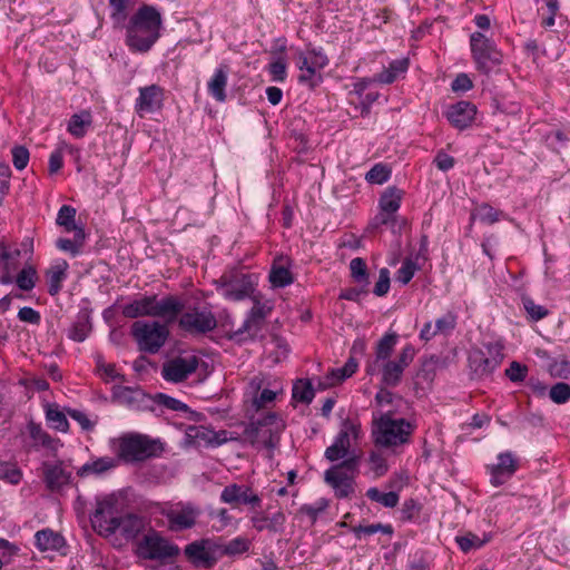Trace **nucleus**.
Returning <instances> with one entry per match:
<instances>
[{
    "label": "nucleus",
    "instance_id": "64",
    "mask_svg": "<svg viewBox=\"0 0 570 570\" xmlns=\"http://www.w3.org/2000/svg\"><path fill=\"white\" fill-rule=\"evenodd\" d=\"M416 271V264L412 259L407 258L402 263L401 267L397 269L395 279L402 285H406L413 278Z\"/></svg>",
    "mask_w": 570,
    "mask_h": 570
},
{
    "label": "nucleus",
    "instance_id": "57",
    "mask_svg": "<svg viewBox=\"0 0 570 570\" xmlns=\"http://www.w3.org/2000/svg\"><path fill=\"white\" fill-rule=\"evenodd\" d=\"M358 363L354 357H350L346 363L338 368L331 372L332 384L343 382L345 379L351 377L357 370Z\"/></svg>",
    "mask_w": 570,
    "mask_h": 570
},
{
    "label": "nucleus",
    "instance_id": "41",
    "mask_svg": "<svg viewBox=\"0 0 570 570\" xmlns=\"http://www.w3.org/2000/svg\"><path fill=\"white\" fill-rule=\"evenodd\" d=\"M73 238L60 237L56 240V247L65 253L70 254L72 257L78 256L85 244L86 233L85 229H76Z\"/></svg>",
    "mask_w": 570,
    "mask_h": 570
},
{
    "label": "nucleus",
    "instance_id": "25",
    "mask_svg": "<svg viewBox=\"0 0 570 570\" xmlns=\"http://www.w3.org/2000/svg\"><path fill=\"white\" fill-rule=\"evenodd\" d=\"M404 191L395 186L387 187L379 200L380 224L387 225L393 222L394 214L400 209Z\"/></svg>",
    "mask_w": 570,
    "mask_h": 570
},
{
    "label": "nucleus",
    "instance_id": "7",
    "mask_svg": "<svg viewBox=\"0 0 570 570\" xmlns=\"http://www.w3.org/2000/svg\"><path fill=\"white\" fill-rule=\"evenodd\" d=\"M121 314L127 318L138 317H176L178 315V298L157 295H140L121 306Z\"/></svg>",
    "mask_w": 570,
    "mask_h": 570
},
{
    "label": "nucleus",
    "instance_id": "63",
    "mask_svg": "<svg viewBox=\"0 0 570 570\" xmlns=\"http://www.w3.org/2000/svg\"><path fill=\"white\" fill-rule=\"evenodd\" d=\"M328 503L325 499H320L313 504H304L299 508V513L308 517L312 523H315L320 514L324 512Z\"/></svg>",
    "mask_w": 570,
    "mask_h": 570
},
{
    "label": "nucleus",
    "instance_id": "27",
    "mask_svg": "<svg viewBox=\"0 0 570 570\" xmlns=\"http://www.w3.org/2000/svg\"><path fill=\"white\" fill-rule=\"evenodd\" d=\"M163 100L161 89L151 85L149 87L140 88L139 97L136 99V110L138 114H150L160 108Z\"/></svg>",
    "mask_w": 570,
    "mask_h": 570
},
{
    "label": "nucleus",
    "instance_id": "31",
    "mask_svg": "<svg viewBox=\"0 0 570 570\" xmlns=\"http://www.w3.org/2000/svg\"><path fill=\"white\" fill-rule=\"evenodd\" d=\"M397 334L386 333L376 344L375 347V360L372 364H370L366 368L367 374H375L376 372V365H380L381 363L391 360V355L394 351V347L397 343Z\"/></svg>",
    "mask_w": 570,
    "mask_h": 570
},
{
    "label": "nucleus",
    "instance_id": "14",
    "mask_svg": "<svg viewBox=\"0 0 570 570\" xmlns=\"http://www.w3.org/2000/svg\"><path fill=\"white\" fill-rule=\"evenodd\" d=\"M470 48L476 69L483 73L491 72L502 63V53L493 40L482 32H473L470 36Z\"/></svg>",
    "mask_w": 570,
    "mask_h": 570
},
{
    "label": "nucleus",
    "instance_id": "26",
    "mask_svg": "<svg viewBox=\"0 0 570 570\" xmlns=\"http://www.w3.org/2000/svg\"><path fill=\"white\" fill-rule=\"evenodd\" d=\"M20 250L0 245V284L9 285L20 267Z\"/></svg>",
    "mask_w": 570,
    "mask_h": 570
},
{
    "label": "nucleus",
    "instance_id": "15",
    "mask_svg": "<svg viewBox=\"0 0 570 570\" xmlns=\"http://www.w3.org/2000/svg\"><path fill=\"white\" fill-rule=\"evenodd\" d=\"M120 515L118 499L110 494L102 499H97L96 509L90 514V522L99 535L108 538L117 533V522Z\"/></svg>",
    "mask_w": 570,
    "mask_h": 570
},
{
    "label": "nucleus",
    "instance_id": "48",
    "mask_svg": "<svg viewBox=\"0 0 570 570\" xmlns=\"http://www.w3.org/2000/svg\"><path fill=\"white\" fill-rule=\"evenodd\" d=\"M95 362L97 373L100 376V379L104 380L105 382H110L115 380H120L121 382L126 381L125 375L117 372L116 365L112 363H106L104 361L102 355H96Z\"/></svg>",
    "mask_w": 570,
    "mask_h": 570
},
{
    "label": "nucleus",
    "instance_id": "62",
    "mask_svg": "<svg viewBox=\"0 0 570 570\" xmlns=\"http://www.w3.org/2000/svg\"><path fill=\"white\" fill-rule=\"evenodd\" d=\"M522 305L532 321H540L549 314V311L544 306L535 304L529 296L522 297Z\"/></svg>",
    "mask_w": 570,
    "mask_h": 570
},
{
    "label": "nucleus",
    "instance_id": "13",
    "mask_svg": "<svg viewBox=\"0 0 570 570\" xmlns=\"http://www.w3.org/2000/svg\"><path fill=\"white\" fill-rule=\"evenodd\" d=\"M330 60L323 49L312 48L306 51H298L296 55V67L299 70L298 82L313 89L322 83V70Z\"/></svg>",
    "mask_w": 570,
    "mask_h": 570
},
{
    "label": "nucleus",
    "instance_id": "23",
    "mask_svg": "<svg viewBox=\"0 0 570 570\" xmlns=\"http://www.w3.org/2000/svg\"><path fill=\"white\" fill-rule=\"evenodd\" d=\"M476 116V106L466 100H461L449 106L445 117L456 129L463 130L472 125Z\"/></svg>",
    "mask_w": 570,
    "mask_h": 570
},
{
    "label": "nucleus",
    "instance_id": "58",
    "mask_svg": "<svg viewBox=\"0 0 570 570\" xmlns=\"http://www.w3.org/2000/svg\"><path fill=\"white\" fill-rule=\"evenodd\" d=\"M490 540L489 537H485L484 539H481L479 535L474 534V533H466L464 535H459L455 538V541L458 543V546L460 547V549L463 551V552H468L472 549H479L481 548L484 543H487L488 541Z\"/></svg>",
    "mask_w": 570,
    "mask_h": 570
},
{
    "label": "nucleus",
    "instance_id": "46",
    "mask_svg": "<svg viewBox=\"0 0 570 570\" xmlns=\"http://www.w3.org/2000/svg\"><path fill=\"white\" fill-rule=\"evenodd\" d=\"M76 214V208L70 205H62L57 214V225L63 227L67 233L76 232V229H83V227L77 226Z\"/></svg>",
    "mask_w": 570,
    "mask_h": 570
},
{
    "label": "nucleus",
    "instance_id": "55",
    "mask_svg": "<svg viewBox=\"0 0 570 570\" xmlns=\"http://www.w3.org/2000/svg\"><path fill=\"white\" fill-rule=\"evenodd\" d=\"M37 272L35 267L28 265L24 266L16 276L13 281H16L17 286L21 291H31L36 286Z\"/></svg>",
    "mask_w": 570,
    "mask_h": 570
},
{
    "label": "nucleus",
    "instance_id": "11",
    "mask_svg": "<svg viewBox=\"0 0 570 570\" xmlns=\"http://www.w3.org/2000/svg\"><path fill=\"white\" fill-rule=\"evenodd\" d=\"M503 345L500 342H489L482 347H473L469 352L468 363L473 377L490 376L503 361Z\"/></svg>",
    "mask_w": 570,
    "mask_h": 570
},
{
    "label": "nucleus",
    "instance_id": "53",
    "mask_svg": "<svg viewBox=\"0 0 570 570\" xmlns=\"http://www.w3.org/2000/svg\"><path fill=\"white\" fill-rule=\"evenodd\" d=\"M268 278L273 287L277 288L286 287L294 282L292 273L284 266H273Z\"/></svg>",
    "mask_w": 570,
    "mask_h": 570
},
{
    "label": "nucleus",
    "instance_id": "28",
    "mask_svg": "<svg viewBox=\"0 0 570 570\" xmlns=\"http://www.w3.org/2000/svg\"><path fill=\"white\" fill-rule=\"evenodd\" d=\"M250 522L253 528L258 531H269V532H283L284 525L286 523V515L283 511L278 510L273 513L271 517L266 515L263 512H255L250 517Z\"/></svg>",
    "mask_w": 570,
    "mask_h": 570
},
{
    "label": "nucleus",
    "instance_id": "1",
    "mask_svg": "<svg viewBox=\"0 0 570 570\" xmlns=\"http://www.w3.org/2000/svg\"><path fill=\"white\" fill-rule=\"evenodd\" d=\"M161 17L148 4L141 6L129 19L126 28V45L131 52H147L159 38Z\"/></svg>",
    "mask_w": 570,
    "mask_h": 570
},
{
    "label": "nucleus",
    "instance_id": "59",
    "mask_svg": "<svg viewBox=\"0 0 570 570\" xmlns=\"http://www.w3.org/2000/svg\"><path fill=\"white\" fill-rule=\"evenodd\" d=\"M546 9H542L541 26L546 29H550L556 24V17L560 10V3L558 0H544Z\"/></svg>",
    "mask_w": 570,
    "mask_h": 570
},
{
    "label": "nucleus",
    "instance_id": "34",
    "mask_svg": "<svg viewBox=\"0 0 570 570\" xmlns=\"http://www.w3.org/2000/svg\"><path fill=\"white\" fill-rule=\"evenodd\" d=\"M35 546L41 552L60 551L65 548L66 540L60 533L47 528L36 532Z\"/></svg>",
    "mask_w": 570,
    "mask_h": 570
},
{
    "label": "nucleus",
    "instance_id": "2",
    "mask_svg": "<svg viewBox=\"0 0 570 570\" xmlns=\"http://www.w3.org/2000/svg\"><path fill=\"white\" fill-rule=\"evenodd\" d=\"M362 436L361 424L351 419L342 422L340 431L324 452V458L330 462H338L352 472H358L362 453L355 446Z\"/></svg>",
    "mask_w": 570,
    "mask_h": 570
},
{
    "label": "nucleus",
    "instance_id": "49",
    "mask_svg": "<svg viewBox=\"0 0 570 570\" xmlns=\"http://www.w3.org/2000/svg\"><path fill=\"white\" fill-rule=\"evenodd\" d=\"M315 396L312 383L308 380H297L293 385L292 397L294 401L309 404Z\"/></svg>",
    "mask_w": 570,
    "mask_h": 570
},
{
    "label": "nucleus",
    "instance_id": "44",
    "mask_svg": "<svg viewBox=\"0 0 570 570\" xmlns=\"http://www.w3.org/2000/svg\"><path fill=\"white\" fill-rule=\"evenodd\" d=\"M472 218H476L488 225H493L500 219L505 218V214L502 210L495 209L488 203H482L475 208Z\"/></svg>",
    "mask_w": 570,
    "mask_h": 570
},
{
    "label": "nucleus",
    "instance_id": "37",
    "mask_svg": "<svg viewBox=\"0 0 570 570\" xmlns=\"http://www.w3.org/2000/svg\"><path fill=\"white\" fill-rule=\"evenodd\" d=\"M69 265L65 259L51 265L47 272L48 293L56 296L62 289V283L67 278V269Z\"/></svg>",
    "mask_w": 570,
    "mask_h": 570
},
{
    "label": "nucleus",
    "instance_id": "19",
    "mask_svg": "<svg viewBox=\"0 0 570 570\" xmlns=\"http://www.w3.org/2000/svg\"><path fill=\"white\" fill-rule=\"evenodd\" d=\"M357 474L343 464H334L324 472V481L334 490L336 498L345 499L354 493V479Z\"/></svg>",
    "mask_w": 570,
    "mask_h": 570
},
{
    "label": "nucleus",
    "instance_id": "18",
    "mask_svg": "<svg viewBox=\"0 0 570 570\" xmlns=\"http://www.w3.org/2000/svg\"><path fill=\"white\" fill-rule=\"evenodd\" d=\"M184 433V445L186 448H215L227 440L225 431L215 432L205 425H187Z\"/></svg>",
    "mask_w": 570,
    "mask_h": 570
},
{
    "label": "nucleus",
    "instance_id": "43",
    "mask_svg": "<svg viewBox=\"0 0 570 570\" xmlns=\"http://www.w3.org/2000/svg\"><path fill=\"white\" fill-rule=\"evenodd\" d=\"M46 420L52 429L59 432L65 433L69 430L67 416L62 411H60L57 404H47Z\"/></svg>",
    "mask_w": 570,
    "mask_h": 570
},
{
    "label": "nucleus",
    "instance_id": "42",
    "mask_svg": "<svg viewBox=\"0 0 570 570\" xmlns=\"http://www.w3.org/2000/svg\"><path fill=\"white\" fill-rule=\"evenodd\" d=\"M350 271L353 281L361 285L363 292H367L366 288L370 285V275L365 261L361 257L353 258L350 262Z\"/></svg>",
    "mask_w": 570,
    "mask_h": 570
},
{
    "label": "nucleus",
    "instance_id": "8",
    "mask_svg": "<svg viewBox=\"0 0 570 570\" xmlns=\"http://www.w3.org/2000/svg\"><path fill=\"white\" fill-rule=\"evenodd\" d=\"M415 425L405 419H394L387 412L377 420L373 431L374 442L383 448H394L407 443Z\"/></svg>",
    "mask_w": 570,
    "mask_h": 570
},
{
    "label": "nucleus",
    "instance_id": "6",
    "mask_svg": "<svg viewBox=\"0 0 570 570\" xmlns=\"http://www.w3.org/2000/svg\"><path fill=\"white\" fill-rule=\"evenodd\" d=\"M190 293L191 291L187 289L180 295V330L191 335L212 332L217 325L216 317L204 302L198 298L190 302Z\"/></svg>",
    "mask_w": 570,
    "mask_h": 570
},
{
    "label": "nucleus",
    "instance_id": "50",
    "mask_svg": "<svg viewBox=\"0 0 570 570\" xmlns=\"http://www.w3.org/2000/svg\"><path fill=\"white\" fill-rule=\"evenodd\" d=\"M366 497L373 501L382 504L385 508H394L397 505L400 497L396 492L391 491L383 493L377 488L373 487L367 489Z\"/></svg>",
    "mask_w": 570,
    "mask_h": 570
},
{
    "label": "nucleus",
    "instance_id": "24",
    "mask_svg": "<svg viewBox=\"0 0 570 570\" xmlns=\"http://www.w3.org/2000/svg\"><path fill=\"white\" fill-rule=\"evenodd\" d=\"M458 315L451 311L438 317L434 322H426L420 331V338L429 342L438 335L448 336L456 327Z\"/></svg>",
    "mask_w": 570,
    "mask_h": 570
},
{
    "label": "nucleus",
    "instance_id": "30",
    "mask_svg": "<svg viewBox=\"0 0 570 570\" xmlns=\"http://www.w3.org/2000/svg\"><path fill=\"white\" fill-rule=\"evenodd\" d=\"M117 524V532H119L126 540H134L140 533H146L145 530L147 522L142 517L137 514L127 513L125 515H120Z\"/></svg>",
    "mask_w": 570,
    "mask_h": 570
},
{
    "label": "nucleus",
    "instance_id": "35",
    "mask_svg": "<svg viewBox=\"0 0 570 570\" xmlns=\"http://www.w3.org/2000/svg\"><path fill=\"white\" fill-rule=\"evenodd\" d=\"M92 330L91 315L88 308H81L68 331V337L75 342H83Z\"/></svg>",
    "mask_w": 570,
    "mask_h": 570
},
{
    "label": "nucleus",
    "instance_id": "29",
    "mask_svg": "<svg viewBox=\"0 0 570 570\" xmlns=\"http://www.w3.org/2000/svg\"><path fill=\"white\" fill-rule=\"evenodd\" d=\"M43 481L50 491H58L69 483L70 472L63 469L62 462L43 463Z\"/></svg>",
    "mask_w": 570,
    "mask_h": 570
},
{
    "label": "nucleus",
    "instance_id": "10",
    "mask_svg": "<svg viewBox=\"0 0 570 570\" xmlns=\"http://www.w3.org/2000/svg\"><path fill=\"white\" fill-rule=\"evenodd\" d=\"M256 285L257 279L255 275L239 271L225 272L215 281L218 294L232 302L249 298L255 293Z\"/></svg>",
    "mask_w": 570,
    "mask_h": 570
},
{
    "label": "nucleus",
    "instance_id": "21",
    "mask_svg": "<svg viewBox=\"0 0 570 570\" xmlns=\"http://www.w3.org/2000/svg\"><path fill=\"white\" fill-rule=\"evenodd\" d=\"M497 459L498 463L487 466L493 487L508 482L519 469L518 459L510 451L499 453Z\"/></svg>",
    "mask_w": 570,
    "mask_h": 570
},
{
    "label": "nucleus",
    "instance_id": "52",
    "mask_svg": "<svg viewBox=\"0 0 570 570\" xmlns=\"http://www.w3.org/2000/svg\"><path fill=\"white\" fill-rule=\"evenodd\" d=\"M23 476L22 470L12 462H0V480L9 484L17 485L21 482Z\"/></svg>",
    "mask_w": 570,
    "mask_h": 570
},
{
    "label": "nucleus",
    "instance_id": "16",
    "mask_svg": "<svg viewBox=\"0 0 570 570\" xmlns=\"http://www.w3.org/2000/svg\"><path fill=\"white\" fill-rule=\"evenodd\" d=\"M415 354L414 346L406 344L395 360H387L376 365V371H380L382 375V383L386 386H397L402 380L403 372L413 362Z\"/></svg>",
    "mask_w": 570,
    "mask_h": 570
},
{
    "label": "nucleus",
    "instance_id": "4",
    "mask_svg": "<svg viewBox=\"0 0 570 570\" xmlns=\"http://www.w3.org/2000/svg\"><path fill=\"white\" fill-rule=\"evenodd\" d=\"M283 393L284 389L278 380H269L263 373L253 376L244 390L243 403L246 416L261 415L266 411H271L269 406Z\"/></svg>",
    "mask_w": 570,
    "mask_h": 570
},
{
    "label": "nucleus",
    "instance_id": "9",
    "mask_svg": "<svg viewBox=\"0 0 570 570\" xmlns=\"http://www.w3.org/2000/svg\"><path fill=\"white\" fill-rule=\"evenodd\" d=\"M135 552L140 559L164 563L178 554V547L161 532L149 529L137 541Z\"/></svg>",
    "mask_w": 570,
    "mask_h": 570
},
{
    "label": "nucleus",
    "instance_id": "45",
    "mask_svg": "<svg viewBox=\"0 0 570 570\" xmlns=\"http://www.w3.org/2000/svg\"><path fill=\"white\" fill-rule=\"evenodd\" d=\"M249 548L250 541L247 538L237 537L226 544H219L218 554L219 558L223 556L235 557L248 552Z\"/></svg>",
    "mask_w": 570,
    "mask_h": 570
},
{
    "label": "nucleus",
    "instance_id": "12",
    "mask_svg": "<svg viewBox=\"0 0 570 570\" xmlns=\"http://www.w3.org/2000/svg\"><path fill=\"white\" fill-rule=\"evenodd\" d=\"M130 335L140 352L156 354L165 345L169 330L159 322L135 321L130 326Z\"/></svg>",
    "mask_w": 570,
    "mask_h": 570
},
{
    "label": "nucleus",
    "instance_id": "3",
    "mask_svg": "<svg viewBox=\"0 0 570 570\" xmlns=\"http://www.w3.org/2000/svg\"><path fill=\"white\" fill-rule=\"evenodd\" d=\"M248 424L244 429L245 439L256 449H275L286 429V421L275 411L261 415H247Z\"/></svg>",
    "mask_w": 570,
    "mask_h": 570
},
{
    "label": "nucleus",
    "instance_id": "20",
    "mask_svg": "<svg viewBox=\"0 0 570 570\" xmlns=\"http://www.w3.org/2000/svg\"><path fill=\"white\" fill-rule=\"evenodd\" d=\"M219 500L233 508L244 504L257 509L262 505V498L250 487L238 483L226 485L220 492Z\"/></svg>",
    "mask_w": 570,
    "mask_h": 570
},
{
    "label": "nucleus",
    "instance_id": "40",
    "mask_svg": "<svg viewBox=\"0 0 570 570\" xmlns=\"http://www.w3.org/2000/svg\"><path fill=\"white\" fill-rule=\"evenodd\" d=\"M92 124V116L90 111L82 110L78 114H73L67 126V131L77 139L83 138L87 134L88 128Z\"/></svg>",
    "mask_w": 570,
    "mask_h": 570
},
{
    "label": "nucleus",
    "instance_id": "56",
    "mask_svg": "<svg viewBox=\"0 0 570 570\" xmlns=\"http://www.w3.org/2000/svg\"><path fill=\"white\" fill-rule=\"evenodd\" d=\"M391 177V169L387 165L375 164L365 175V179L370 184L382 185Z\"/></svg>",
    "mask_w": 570,
    "mask_h": 570
},
{
    "label": "nucleus",
    "instance_id": "5",
    "mask_svg": "<svg viewBox=\"0 0 570 570\" xmlns=\"http://www.w3.org/2000/svg\"><path fill=\"white\" fill-rule=\"evenodd\" d=\"M115 444L118 461L127 464H135L159 456L164 451L159 439H153L141 433L122 434L115 441Z\"/></svg>",
    "mask_w": 570,
    "mask_h": 570
},
{
    "label": "nucleus",
    "instance_id": "33",
    "mask_svg": "<svg viewBox=\"0 0 570 570\" xmlns=\"http://www.w3.org/2000/svg\"><path fill=\"white\" fill-rule=\"evenodd\" d=\"M264 326L265 323L263 321L247 313L242 326L232 332L229 338L237 343L254 340L259 335Z\"/></svg>",
    "mask_w": 570,
    "mask_h": 570
},
{
    "label": "nucleus",
    "instance_id": "32",
    "mask_svg": "<svg viewBox=\"0 0 570 570\" xmlns=\"http://www.w3.org/2000/svg\"><path fill=\"white\" fill-rule=\"evenodd\" d=\"M118 463H119V461H118L117 456L116 458H111V456L97 458V459L89 461V462L85 463L83 465H81L77 471V475L80 478H87L90 475L101 476V475L108 473L109 471L114 470L115 468H117Z\"/></svg>",
    "mask_w": 570,
    "mask_h": 570
},
{
    "label": "nucleus",
    "instance_id": "22",
    "mask_svg": "<svg viewBox=\"0 0 570 570\" xmlns=\"http://www.w3.org/2000/svg\"><path fill=\"white\" fill-rule=\"evenodd\" d=\"M114 395L132 410L156 412L154 395L147 394L140 389L117 386L114 387Z\"/></svg>",
    "mask_w": 570,
    "mask_h": 570
},
{
    "label": "nucleus",
    "instance_id": "51",
    "mask_svg": "<svg viewBox=\"0 0 570 570\" xmlns=\"http://www.w3.org/2000/svg\"><path fill=\"white\" fill-rule=\"evenodd\" d=\"M351 531L354 533L357 540L362 539V535H373L381 532L386 535L393 534V528L391 524L373 523L366 525L352 527Z\"/></svg>",
    "mask_w": 570,
    "mask_h": 570
},
{
    "label": "nucleus",
    "instance_id": "60",
    "mask_svg": "<svg viewBox=\"0 0 570 570\" xmlns=\"http://www.w3.org/2000/svg\"><path fill=\"white\" fill-rule=\"evenodd\" d=\"M200 515V510L190 503L180 505V530L189 529L195 525L196 519Z\"/></svg>",
    "mask_w": 570,
    "mask_h": 570
},
{
    "label": "nucleus",
    "instance_id": "38",
    "mask_svg": "<svg viewBox=\"0 0 570 570\" xmlns=\"http://www.w3.org/2000/svg\"><path fill=\"white\" fill-rule=\"evenodd\" d=\"M28 432L30 438L33 441L32 448L38 449L39 446H42L50 451H56L58 446L60 445V440L52 438L49 433H47L41 424L29 422Z\"/></svg>",
    "mask_w": 570,
    "mask_h": 570
},
{
    "label": "nucleus",
    "instance_id": "61",
    "mask_svg": "<svg viewBox=\"0 0 570 570\" xmlns=\"http://www.w3.org/2000/svg\"><path fill=\"white\" fill-rule=\"evenodd\" d=\"M549 397L556 404H564L570 400V385L564 382H558L549 390Z\"/></svg>",
    "mask_w": 570,
    "mask_h": 570
},
{
    "label": "nucleus",
    "instance_id": "36",
    "mask_svg": "<svg viewBox=\"0 0 570 570\" xmlns=\"http://www.w3.org/2000/svg\"><path fill=\"white\" fill-rule=\"evenodd\" d=\"M228 70L226 67L217 68L207 83L208 94L218 102L226 100Z\"/></svg>",
    "mask_w": 570,
    "mask_h": 570
},
{
    "label": "nucleus",
    "instance_id": "54",
    "mask_svg": "<svg viewBox=\"0 0 570 570\" xmlns=\"http://www.w3.org/2000/svg\"><path fill=\"white\" fill-rule=\"evenodd\" d=\"M368 470L374 479H379L386 474L389 464L382 453L372 451L367 458Z\"/></svg>",
    "mask_w": 570,
    "mask_h": 570
},
{
    "label": "nucleus",
    "instance_id": "39",
    "mask_svg": "<svg viewBox=\"0 0 570 570\" xmlns=\"http://www.w3.org/2000/svg\"><path fill=\"white\" fill-rule=\"evenodd\" d=\"M410 62L407 58L393 60L389 67L382 72L375 75L374 81L380 83H393L401 75H404L409 69Z\"/></svg>",
    "mask_w": 570,
    "mask_h": 570
},
{
    "label": "nucleus",
    "instance_id": "47",
    "mask_svg": "<svg viewBox=\"0 0 570 570\" xmlns=\"http://www.w3.org/2000/svg\"><path fill=\"white\" fill-rule=\"evenodd\" d=\"M249 298L253 302V306L248 313L265 323L274 309V302L272 299L263 301L262 295L255 293Z\"/></svg>",
    "mask_w": 570,
    "mask_h": 570
},
{
    "label": "nucleus",
    "instance_id": "17",
    "mask_svg": "<svg viewBox=\"0 0 570 570\" xmlns=\"http://www.w3.org/2000/svg\"><path fill=\"white\" fill-rule=\"evenodd\" d=\"M219 544L210 539H200L184 549L187 561L195 568L212 569L219 560Z\"/></svg>",
    "mask_w": 570,
    "mask_h": 570
}]
</instances>
